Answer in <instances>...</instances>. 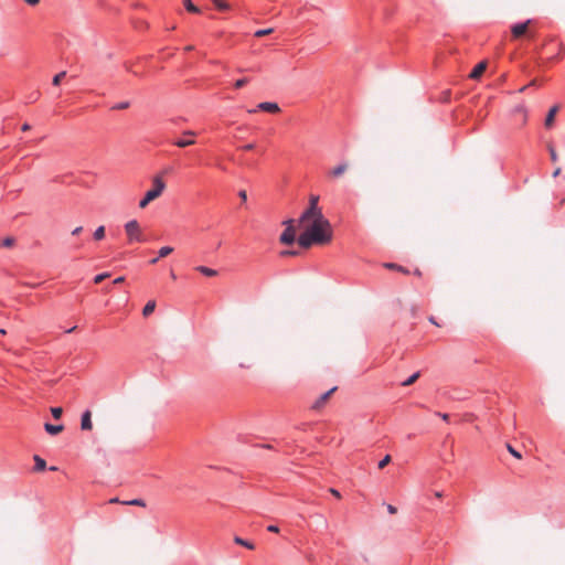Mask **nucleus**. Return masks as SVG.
Returning a JSON list of instances; mask_svg holds the SVG:
<instances>
[{
  "label": "nucleus",
  "instance_id": "1",
  "mask_svg": "<svg viewBox=\"0 0 565 565\" xmlns=\"http://www.w3.org/2000/svg\"><path fill=\"white\" fill-rule=\"evenodd\" d=\"M299 223L303 226V232L298 237V244L303 248L312 245H324L332 239V226L330 222L321 215L309 216L306 221Z\"/></svg>",
  "mask_w": 565,
  "mask_h": 565
},
{
  "label": "nucleus",
  "instance_id": "2",
  "mask_svg": "<svg viewBox=\"0 0 565 565\" xmlns=\"http://www.w3.org/2000/svg\"><path fill=\"white\" fill-rule=\"evenodd\" d=\"M166 183L160 175L152 179V188L146 192L143 199L139 201V207L146 209L148 204L157 200L164 191Z\"/></svg>",
  "mask_w": 565,
  "mask_h": 565
},
{
  "label": "nucleus",
  "instance_id": "3",
  "mask_svg": "<svg viewBox=\"0 0 565 565\" xmlns=\"http://www.w3.org/2000/svg\"><path fill=\"white\" fill-rule=\"evenodd\" d=\"M125 232L129 243L145 241L140 224L136 220L128 221L125 224Z\"/></svg>",
  "mask_w": 565,
  "mask_h": 565
},
{
  "label": "nucleus",
  "instance_id": "4",
  "mask_svg": "<svg viewBox=\"0 0 565 565\" xmlns=\"http://www.w3.org/2000/svg\"><path fill=\"white\" fill-rule=\"evenodd\" d=\"M319 196L318 195H310V199H309V206L308 209L301 214L300 216V221H306L309 216H315V215H321L323 214L322 213V210L321 207L319 206Z\"/></svg>",
  "mask_w": 565,
  "mask_h": 565
},
{
  "label": "nucleus",
  "instance_id": "5",
  "mask_svg": "<svg viewBox=\"0 0 565 565\" xmlns=\"http://www.w3.org/2000/svg\"><path fill=\"white\" fill-rule=\"evenodd\" d=\"M284 224L286 225V230L280 235L279 241L281 244L290 245L296 239V228L294 225V220H287L284 222Z\"/></svg>",
  "mask_w": 565,
  "mask_h": 565
},
{
  "label": "nucleus",
  "instance_id": "6",
  "mask_svg": "<svg viewBox=\"0 0 565 565\" xmlns=\"http://www.w3.org/2000/svg\"><path fill=\"white\" fill-rule=\"evenodd\" d=\"M532 23V20H526L523 23H518L511 26V33L513 39H520L521 36L529 34V25Z\"/></svg>",
  "mask_w": 565,
  "mask_h": 565
},
{
  "label": "nucleus",
  "instance_id": "7",
  "mask_svg": "<svg viewBox=\"0 0 565 565\" xmlns=\"http://www.w3.org/2000/svg\"><path fill=\"white\" fill-rule=\"evenodd\" d=\"M182 136L190 138L178 139L173 142L174 146L179 148H185L195 143V140L193 138L196 136V132L194 130H185L182 132Z\"/></svg>",
  "mask_w": 565,
  "mask_h": 565
},
{
  "label": "nucleus",
  "instance_id": "8",
  "mask_svg": "<svg viewBox=\"0 0 565 565\" xmlns=\"http://www.w3.org/2000/svg\"><path fill=\"white\" fill-rule=\"evenodd\" d=\"M350 168L349 162L344 161L328 171V177L332 180L341 178Z\"/></svg>",
  "mask_w": 565,
  "mask_h": 565
},
{
  "label": "nucleus",
  "instance_id": "9",
  "mask_svg": "<svg viewBox=\"0 0 565 565\" xmlns=\"http://www.w3.org/2000/svg\"><path fill=\"white\" fill-rule=\"evenodd\" d=\"M335 391H337V386L330 388L328 392H326L322 395H320L317 398V401L312 404L311 408L315 409V411H318V409L322 408L328 403V401L330 399V397L332 396V394Z\"/></svg>",
  "mask_w": 565,
  "mask_h": 565
},
{
  "label": "nucleus",
  "instance_id": "10",
  "mask_svg": "<svg viewBox=\"0 0 565 565\" xmlns=\"http://www.w3.org/2000/svg\"><path fill=\"white\" fill-rule=\"evenodd\" d=\"M558 110H559V106H558V105L553 106V107L548 110V113H547V115H546V118H545V121H544V126H545L547 129H550V128H552V127L554 126L555 116H556V114L558 113Z\"/></svg>",
  "mask_w": 565,
  "mask_h": 565
},
{
  "label": "nucleus",
  "instance_id": "11",
  "mask_svg": "<svg viewBox=\"0 0 565 565\" xmlns=\"http://www.w3.org/2000/svg\"><path fill=\"white\" fill-rule=\"evenodd\" d=\"M257 107H258V109H260L263 111H267V113H271V114H276V113L280 111L278 104L270 103V102H263V103L258 104Z\"/></svg>",
  "mask_w": 565,
  "mask_h": 565
},
{
  "label": "nucleus",
  "instance_id": "12",
  "mask_svg": "<svg viewBox=\"0 0 565 565\" xmlns=\"http://www.w3.org/2000/svg\"><path fill=\"white\" fill-rule=\"evenodd\" d=\"M487 68V62H480L479 64H477L475 66V68L472 70V72L469 74V77L471 79H478L486 71Z\"/></svg>",
  "mask_w": 565,
  "mask_h": 565
},
{
  "label": "nucleus",
  "instance_id": "13",
  "mask_svg": "<svg viewBox=\"0 0 565 565\" xmlns=\"http://www.w3.org/2000/svg\"><path fill=\"white\" fill-rule=\"evenodd\" d=\"M90 417H92L90 411H86L82 415L81 428L83 430H90L93 428V424H92Z\"/></svg>",
  "mask_w": 565,
  "mask_h": 565
},
{
  "label": "nucleus",
  "instance_id": "14",
  "mask_svg": "<svg viewBox=\"0 0 565 565\" xmlns=\"http://www.w3.org/2000/svg\"><path fill=\"white\" fill-rule=\"evenodd\" d=\"M44 429L47 434L54 436L63 431L64 426L63 425H52L50 423L44 424Z\"/></svg>",
  "mask_w": 565,
  "mask_h": 565
},
{
  "label": "nucleus",
  "instance_id": "15",
  "mask_svg": "<svg viewBox=\"0 0 565 565\" xmlns=\"http://www.w3.org/2000/svg\"><path fill=\"white\" fill-rule=\"evenodd\" d=\"M513 114L522 117V125L526 124L527 110L523 105H518L513 108Z\"/></svg>",
  "mask_w": 565,
  "mask_h": 565
},
{
  "label": "nucleus",
  "instance_id": "16",
  "mask_svg": "<svg viewBox=\"0 0 565 565\" xmlns=\"http://www.w3.org/2000/svg\"><path fill=\"white\" fill-rule=\"evenodd\" d=\"M384 267L387 269L398 270L402 274H409L408 269L394 263H385Z\"/></svg>",
  "mask_w": 565,
  "mask_h": 565
},
{
  "label": "nucleus",
  "instance_id": "17",
  "mask_svg": "<svg viewBox=\"0 0 565 565\" xmlns=\"http://www.w3.org/2000/svg\"><path fill=\"white\" fill-rule=\"evenodd\" d=\"M195 269L207 277H214L217 275V271L215 269L205 266H198Z\"/></svg>",
  "mask_w": 565,
  "mask_h": 565
},
{
  "label": "nucleus",
  "instance_id": "18",
  "mask_svg": "<svg viewBox=\"0 0 565 565\" xmlns=\"http://www.w3.org/2000/svg\"><path fill=\"white\" fill-rule=\"evenodd\" d=\"M154 309H156V301L154 300H150L143 307L142 315L145 317H148V316H150L154 311Z\"/></svg>",
  "mask_w": 565,
  "mask_h": 565
},
{
  "label": "nucleus",
  "instance_id": "19",
  "mask_svg": "<svg viewBox=\"0 0 565 565\" xmlns=\"http://www.w3.org/2000/svg\"><path fill=\"white\" fill-rule=\"evenodd\" d=\"M234 542L236 544L241 545V546H244V547L248 548V550H254L255 548V545L252 542L246 541V540H244V539H242L239 536H235L234 537Z\"/></svg>",
  "mask_w": 565,
  "mask_h": 565
},
{
  "label": "nucleus",
  "instance_id": "20",
  "mask_svg": "<svg viewBox=\"0 0 565 565\" xmlns=\"http://www.w3.org/2000/svg\"><path fill=\"white\" fill-rule=\"evenodd\" d=\"M14 244H15V238L12 236H8L0 241V248L1 247L11 248L14 246Z\"/></svg>",
  "mask_w": 565,
  "mask_h": 565
},
{
  "label": "nucleus",
  "instance_id": "21",
  "mask_svg": "<svg viewBox=\"0 0 565 565\" xmlns=\"http://www.w3.org/2000/svg\"><path fill=\"white\" fill-rule=\"evenodd\" d=\"M214 6L221 10V11H226V10H230L231 6L228 2H226L225 0H212Z\"/></svg>",
  "mask_w": 565,
  "mask_h": 565
},
{
  "label": "nucleus",
  "instance_id": "22",
  "mask_svg": "<svg viewBox=\"0 0 565 565\" xmlns=\"http://www.w3.org/2000/svg\"><path fill=\"white\" fill-rule=\"evenodd\" d=\"M183 4L189 12L200 13V9L191 0H183Z\"/></svg>",
  "mask_w": 565,
  "mask_h": 565
},
{
  "label": "nucleus",
  "instance_id": "23",
  "mask_svg": "<svg viewBox=\"0 0 565 565\" xmlns=\"http://www.w3.org/2000/svg\"><path fill=\"white\" fill-rule=\"evenodd\" d=\"M171 253H173V247H171V246H163V247H161L159 249L158 256L160 258H164V257L169 256Z\"/></svg>",
  "mask_w": 565,
  "mask_h": 565
},
{
  "label": "nucleus",
  "instance_id": "24",
  "mask_svg": "<svg viewBox=\"0 0 565 565\" xmlns=\"http://www.w3.org/2000/svg\"><path fill=\"white\" fill-rule=\"evenodd\" d=\"M105 237V226H98L94 232V238L96 241H102Z\"/></svg>",
  "mask_w": 565,
  "mask_h": 565
},
{
  "label": "nucleus",
  "instance_id": "25",
  "mask_svg": "<svg viewBox=\"0 0 565 565\" xmlns=\"http://www.w3.org/2000/svg\"><path fill=\"white\" fill-rule=\"evenodd\" d=\"M121 503L126 504V505H136V507H142V508L146 507V502L142 499H134L130 501H122Z\"/></svg>",
  "mask_w": 565,
  "mask_h": 565
},
{
  "label": "nucleus",
  "instance_id": "26",
  "mask_svg": "<svg viewBox=\"0 0 565 565\" xmlns=\"http://www.w3.org/2000/svg\"><path fill=\"white\" fill-rule=\"evenodd\" d=\"M419 372L414 373L412 376H409L406 381L402 383L403 386H409L413 385L419 377Z\"/></svg>",
  "mask_w": 565,
  "mask_h": 565
},
{
  "label": "nucleus",
  "instance_id": "27",
  "mask_svg": "<svg viewBox=\"0 0 565 565\" xmlns=\"http://www.w3.org/2000/svg\"><path fill=\"white\" fill-rule=\"evenodd\" d=\"M248 83H249V78H247V77L239 78V79H237V81L234 83V88H236V89H241V88H243L245 85H247Z\"/></svg>",
  "mask_w": 565,
  "mask_h": 565
},
{
  "label": "nucleus",
  "instance_id": "28",
  "mask_svg": "<svg viewBox=\"0 0 565 565\" xmlns=\"http://www.w3.org/2000/svg\"><path fill=\"white\" fill-rule=\"evenodd\" d=\"M274 32V29L269 28V29H263V30H258L255 32V36L257 38H262V36H265V35H269Z\"/></svg>",
  "mask_w": 565,
  "mask_h": 565
},
{
  "label": "nucleus",
  "instance_id": "29",
  "mask_svg": "<svg viewBox=\"0 0 565 565\" xmlns=\"http://www.w3.org/2000/svg\"><path fill=\"white\" fill-rule=\"evenodd\" d=\"M548 151H550L551 160L553 162H556L558 160V154H557L555 148L552 145L548 146Z\"/></svg>",
  "mask_w": 565,
  "mask_h": 565
},
{
  "label": "nucleus",
  "instance_id": "30",
  "mask_svg": "<svg viewBox=\"0 0 565 565\" xmlns=\"http://www.w3.org/2000/svg\"><path fill=\"white\" fill-rule=\"evenodd\" d=\"M51 413L55 419H58L63 414V409L61 407H52Z\"/></svg>",
  "mask_w": 565,
  "mask_h": 565
},
{
  "label": "nucleus",
  "instance_id": "31",
  "mask_svg": "<svg viewBox=\"0 0 565 565\" xmlns=\"http://www.w3.org/2000/svg\"><path fill=\"white\" fill-rule=\"evenodd\" d=\"M392 458L390 455H386L380 462H379V468L380 469H384L390 462H391Z\"/></svg>",
  "mask_w": 565,
  "mask_h": 565
},
{
  "label": "nucleus",
  "instance_id": "32",
  "mask_svg": "<svg viewBox=\"0 0 565 565\" xmlns=\"http://www.w3.org/2000/svg\"><path fill=\"white\" fill-rule=\"evenodd\" d=\"M130 103L129 102H121L119 104H116L113 109L122 110L129 108Z\"/></svg>",
  "mask_w": 565,
  "mask_h": 565
},
{
  "label": "nucleus",
  "instance_id": "33",
  "mask_svg": "<svg viewBox=\"0 0 565 565\" xmlns=\"http://www.w3.org/2000/svg\"><path fill=\"white\" fill-rule=\"evenodd\" d=\"M110 275L108 273H103V274H99L97 276H95L94 278V282L95 284H99L102 282L104 279L108 278Z\"/></svg>",
  "mask_w": 565,
  "mask_h": 565
},
{
  "label": "nucleus",
  "instance_id": "34",
  "mask_svg": "<svg viewBox=\"0 0 565 565\" xmlns=\"http://www.w3.org/2000/svg\"><path fill=\"white\" fill-rule=\"evenodd\" d=\"M507 449L516 459H521L522 458L521 454L519 451H516L511 445H507Z\"/></svg>",
  "mask_w": 565,
  "mask_h": 565
},
{
  "label": "nucleus",
  "instance_id": "35",
  "mask_svg": "<svg viewBox=\"0 0 565 565\" xmlns=\"http://www.w3.org/2000/svg\"><path fill=\"white\" fill-rule=\"evenodd\" d=\"M65 72H61L53 77V85H58L62 78L65 76Z\"/></svg>",
  "mask_w": 565,
  "mask_h": 565
},
{
  "label": "nucleus",
  "instance_id": "36",
  "mask_svg": "<svg viewBox=\"0 0 565 565\" xmlns=\"http://www.w3.org/2000/svg\"><path fill=\"white\" fill-rule=\"evenodd\" d=\"M46 468V462L44 459L38 457V471H43Z\"/></svg>",
  "mask_w": 565,
  "mask_h": 565
},
{
  "label": "nucleus",
  "instance_id": "37",
  "mask_svg": "<svg viewBox=\"0 0 565 565\" xmlns=\"http://www.w3.org/2000/svg\"><path fill=\"white\" fill-rule=\"evenodd\" d=\"M238 196L242 199L243 202H245L247 200L246 191L245 190H241L238 192Z\"/></svg>",
  "mask_w": 565,
  "mask_h": 565
},
{
  "label": "nucleus",
  "instance_id": "38",
  "mask_svg": "<svg viewBox=\"0 0 565 565\" xmlns=\"http://www.w3.org/2000/svg\"><path fill=\"white\" fill-rule=\"evenodd\" d=\"M329 491H330V493H331L332 495H334L337 499H340V498H341V494H340V492H339L338 490H335V489L331 488V489H329Z\"/></svg>",
  "mask_w": 565,
  "mask_h": 565
},
{
  "label": "nucleus",
  "instance_id": "39",
  "mask_svg": "<svg viewBox=\"0 0 565 565\" xmlns=\"http://www.w3.org/2000/svg\"><path fill=\"white\" fill-rule=\"evenodd\" d=\"M267 530H268L269 532H273V533H278V532H279V527H278V526H276V525H268V526H267Z\"/></svg>",
  "mask_w": 565,
  "mask_h": 565
},
{
  "label": "nucleus",
  "instance_id": "40",
  "mask_svg": "<svg viewBox=\"0 0 565 565\" xmlns=\"http://www.w3.org/2000/svg\"><path fill=\"white\" fill-rule=\"evenodd\" d=\"M387 511L391 513V514H395L397 512V509L392 505V504H388L387 505Z\"/></svg>",
  "mask_w": 565,
  "mask_h": 565
},
{
  "label": "nucleus",
  "instance_id": "41",
  "mask_svg": "<svg viewBox=\"0 0 565 565\" xmlns=\"http://www.w3.org/2000/svg\"><path fill=\"white\" fill-rule=\"evenodd\" d=\"M83 231L82 226H77L72 231V235H78Z\"/></svg>",
  "mask_w": 565,
  "mask_h": 565
},
{
  "label": "nucleus",
  "instance_id": "42",
  "mask_svg": "<svg viewBox=\"0 0 565 565\" xmlns=\"http://www.w3.org/2000/svg\"><path fill=\"white\" fill-rule=\"evenodd\" d=\"M125 281V277L124 276H120V277H117L115 280H114V284H121Z\"/></svg>",
  "mask_w": 565,
  "mask_h": 565
},
{
  "label": "nucleus",
  "instance_id": "43",
  "mask_svg": "<svg viewBox=\"0 0 565 565\" xmlns=\"http://www.w3.org/2000/svg\"><path fill=\"white\" fill-rule=\"evenodd\" d=\"M437 415L440 416L446 422L449 419V415L448 414L437 413Z\"/></svg>",
  "mask_w": 565,
  "mask_h": 565
},
{
  "label": "nucleus",
  "instance_id": "44",
  "mask_svg": "<svg viewBox=\"0 0 565 565\" xmlns=\"http://www.w3.org/2000/svg\"><path fill=\"white\" fill-rule=\"evenodd\" d=\"M244 150H253L254 149V143H248L246 146L243 147Z\"/></svg>",
  "mask_w": 565,
  "mask_h": 565
},
{
  "label": "nucleus",
  "instance_id": "45",
  "mask_svg": "<svg viewBox=\"0 0 565 565\" xmlns=\"http://www.w3.org/2000/svg\"><path fill=\"white\" fill-rule=\"evenodd\" d=\"M559 173H561V168L558 167V168H556V169L554 170V172H553V177H554V178H556L557 175H559Z\"/></svg>",
  "mask_w": 565,
  "mask_h": 565
},
{
  "label": "nucleus",
  "instance_id": "46",
  "mask_svg": "<svg viewBox=\"0 0 565 565\" xmlns=\"http://www.w3.org/2000/svg\"><path fill=\"white\" fill-rule=\"evenodd\" d=\"M24 1L32 7H35V0H24Z\"/></svg>",
  "mask_w": 565,
  "mask_h": 565
},
{
  "label": "nucleus",
  "instance_id": "47",
  "mask_svg": "<svg viewBox=\"0 0 565 565\" xmlns=\"http://www.w3.org/2000/svg\"><path fill=\"white\" fill-rule=\"evenodd\" d=\"M159 258H160L159 256H158V257H156V258H152L149 263H150L151 265H154V264H157V262L159 260Z\"/></svg>",
  "mask_w": 565,
  "mask_h": 565
},
{
  "label": "nucleus",
  "instance_id": "48",
  "mask_svg": "<svg viewBox=\"0 0 565 565\" xmlns=\"http://www.w3.org/2000/svg\"><path fill=\"white\" fill-rule=\"evenodd\" d=\"M109 503H121L117 498L110 499Z\"/></svg>",
  "mask_w": 565,
  "mask_h": 565
},
{
  "label": "nucleus",
  "instance_id": "49",
  "mask_svg": "<svg viewBox=\"0 0 565 565\" xmlns=\"http://www.w3.org/2000/svg\"><path fill=\"white\" fill-rule=\"evenodd\" d=\"M282 255H296L295 252H282Z\"/></svg>",
  "mask_w": 565,
  "mask_h": 565
},
{
  "label": "nucleus",
  "instance_id": "50",
  "mask_svg": "<svg viewBox=\"0 0 565 565\" xmlns=\"http://www.w3.org/2000/svg\"><path fill=\"white\" fill-rule=\"evenodd\" d=\"M22 129H23V130L30 129V126H29L28 124H24V125L22 126Z\"/></svg>",
  "mask_w": 565,
  "mask_h": 565
},
{
  "label": "nucleus",
  "instance_id": "51",
  "mask_svg": "<svg viewBox=\"0 0 565 565\" xmlns=\"http://www.w3.org/2000/svg\"><path fill=\"white\" fill-rule=\"evenodd\" d=\"M414 274H415V275H417V276H420V275H422V273H420V270H419V269H416Z\"/></svg>",
  "mask_w": 565,
  "mask_h": 565
},
{
  "label": "nucleus",
  "instance_id": "52",
  "mask_svg": "<svg viewBox=\"0 0 565 565\" xmlns=\"http://www.w3.org/2000/svg\"><path fill=\"white\" fill-rule=\"evenodd\" d=\"M435 495H436V498H441L443 497L441 492H436Z\"/></svg>",
  "mask_w": 565,
  "mask_h": 565
},
{
  "label": "nucleus",
  "instance_id": "53",
  "mask_svg": "<svg viewBox=\"0 0 565 565\" xmlns=\"http://www.w3.org/2000/svg\"><path fill=\"white\" fill-rule=\"evenodd\" d=\"M170 276H171V278H172V279H175V278H177V277H175V274H174L173 271H171V273H170Z\"/></svg>",
  "mask_w": 565,
  "mask_h": 565
},
{
  "label": "nucleus",
  "instance_id": "54",
  "mask_svg": "<svg viewBox=\"0 0 565 565\" xmlns=\"http://www.w3.org/2000/svg\"><path fill=\"white\" fill-rule=\"evenodd\" d=\"M185 50H186V51H191V50H193V46H192V45H189V46H186V47H185Z\"/></svg>",
  "mask_w": 565,
  "mask_h": 565
},
{
  "label": "nucleus",
  "instance_id": "55",
  "mask_svg": "<svg viewBox=\"0 0 565 565\" xmlns=\"http://www.w3.org/2000/svg\"><path fill=\"white\" fill-rule=\"evenodd\" d=\"M50 470H51V471H56V470H57V467L52 466V467L50 468Z\"/></svg>",
  "mask_w": 565,
  "mask_h": 565
},
{
  "label": "nucleus",
  "instance_id": "56",
  "mask_svg": "<svg viewBox=\"0 0 565 565\" xmlns=\"http://www.w3.org/2000/svg\"><path fill=\"white\" fill-rule=\"evenodd\" d=\"M429 321H430L431 323H434V324H437V323H436V321H435V319H434L433 317L429 319Z\"/></svg>",
  "mask_w": 565,
  "mask_h": 565
}]
</instances>
